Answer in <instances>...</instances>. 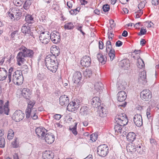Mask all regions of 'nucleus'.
<instances>
[{
    "mask_svg": "<svg viewBox=\"0 0 159 159\" xmlns=\"http://www.w3.org/2000/svg\"><path fill=\"white\" fill-rule=\"evenodd\" d=\"M47 130L43 127H38L35 129V132L38 136L40 139H43L46 134Z\"/></svg>",
    "mask_w": 159,
    "mask_h": 159,
    "instance_id": "nucleus-13",
    "label": "nucleus"
},
{
    "mask_svg": "<svg viewBox=\"0 0 159 159\" xmlns=\"http://www.w3.org/2000/svg\"><path fill=\"white\" fill-rule=\"evenodd\" d=\"M55 57L54 56L49 54L47 56L45 59V65H49L50 63L55 62Z\"/></svg>",
    "mask_w": 159,
    "mask_h": 159,
    "instance_id": "nucleus-22",
    "label": "nucleus"
},
{
    "mask_svg": "<svg viewBox=\"0 0 159 159\" xmlns=\"http://www.w3.org/2000/svg\"><path fill=\"white\" fill-rule=\"evenodd\" d=\"M152 94L148 89H145L140 93V97L141 99L144 101H148L152 98Z\"/></svg>",
    "mask_w": 159,
    "mask_h": 159,
    "instance_id": "nucleus-9",
    "label": "nucleus"
},
{
    "mask_svg": "<svg viewBox=\"0 0 159 159\" xmlns=\"http://www.w3.org/2000/svg\"><path fill=\"white\" fill-rule=\"evenodd\" d=\"M54 157V153L52 151H45L43 154V159H52Z\"/></svg>",
    "mask_w": 159,
    "mask_h": 159,
    "instance_id": "nucleus-17",
    "label": "nucleus"
},
{
    "mask_svg": "<svg viewBox=\"0 0 159 159\" xmlns=\"http://www.w3.org/2000/svg\"><path fill=\"white\" fill-rule=\"evenodd\" d=\"M146 115L148 119L151 118L152 115L151 114V109L149 107H148L146 110Z\"/></svg>",
    "mask_w": 159,
    "mask_h": 159,
    "instance_id": "nucleus-54",
    "label": "nucleus"
},
{
    "mask_svg": "<svg viewBox=\"0 0 159 159\" xmlns=\"http://www.w3.org/2000/svg\"><path fill=\"white\" fill-rule=\"evenodd\" d=\"M41 28H43L42 26H39L37 28V30L41 33L39 37V41L42 43L46 44L49 42L51 39L50 33L47 31H42V30L40 31L39 29Z\"/></svg>",
    "mask_w": 159,
    "mask_h": 159,
    "instance_id": "nucleus-3",
    "label": "nucleus"
},
{
    "mask_svg": "<svg viewBox=\"0 0 159 159\" xmlns=\"http://www.w3.org/2000/svg\"><path fill=\"white\" fill-rule=\"evenodd\" d=\"M46 142L48 144H51L53 143L55 139L54 136L51 133L46 134L44 137Z\"/></svg>",
    "mask_w": 159,
    "mask_h": 159,
    "instance_id": "nucleus-16",
    "label": "nucleus"
},
{
    "mask_svg": "<svg viewBox=\"0 0 159 159\" xmlns=\"http://www.w3.org/2000/svg\"><path fill=\"white\" fill-rule=\"evenodd\" d=\"M25 20L27 22L26 23L32 24L34 23V20L32 16L30 15H27L25 16Z\"/></svg>",
    "mask_w": 159,
    "mask_h": 159,
    "instance_id": "nucleus-35",
    "label": "nucleus"
},
{
    "mask_svg": "<svg viewBox=\"0 0 159 159\" xmlns=\"http://www.w3.org/2000/svg\"><path fill=\"white\" fill-rule=\"evenodd\" d=\"M35 104V102L33 101H30L29 102L27 108L25 110V112L27 113V117L29 116V113L31 112V111L32 110V109L33 108V107Z\"/></svg>",
    "mask_w": 159,
    "mask_h": 159,
    "instance_id": "nucleus-29",
    "label": "nucleus"
},
{
    "mask_svg": "<svg viewBox=\"0 0 159 159\" xmlns=\"http://www.w3.org/2000/svg\"><path fill=\"white\" fill-rule=\"evenodd\" d=\"M150 143L153 146L156 145L157 143L155 139H150Z\"/></svg>",
    "mask_w": 159,
    "mask_h": 159,
    "instance_id": "nucleus-62",
    "label": "nucleus"
},
{
    "mask_svg": "<svg viewBox=\"0 0 159 159\" xmlns=\"http://www.w3.org/2000/svg\"><path fill=\"white\" fill-rule=\"evenodd\" d=\"M80 101L77 99H75L68 105L67 109L70 111H75L79 107Z\"/></svg>",
    "mask_w": 159,
    "mask_h": 159,
    "instance_id": "nucleus-5",
    "label": "nucleus"
},
{
    "mask_svg": "<svg viewBox=\"0 0 159 159\" xmlns=\"http://www.w3.org/2000/svg\"><path fill=\"white\" fill-rule=\"evenodd\" d=\"M143 13V12L141 11V10H139L138 12H135L134 15L136 18H139L140 17Z\"/></svg>",
    "mask_w": 159,
    "mask_h": 159,
    "instance_id": "nucleus-56",
    "label": "nucleus"
},
{
    "mask_svg": "<svg viewBox=\"0 0 159 159\" xmlns=\"http://www.w3.org/2000/svg\"><path fill=\"white\" fill-rule=\"evenodd\" d=\"M117 124L115 126L114 129L116 132H121L122 129L128 123V119L125 114L121 113L117 115L115 118Z\"/></svg>",
    "mask_w": 159,
    "mask_h": 159,
    "instance_id": "nucleus-2",
    "label": "nucleus"
},
{
    "mask_svg": "<svg viewBox=\"0 0 159 159\" xmlns=\"http://www.w3.org/2000/svg\"><path fill=\"white\" fill-rule=\"evenodd\" d=\"M92 74L93 71L89 68L87 69L83 73L84 75L87 77H90L92 75Z\"/></svg>",
    "mask_w": 159,
    "mask_h": 159,
    "instance_id": "nucleus-39",
    "label": "nucleus"
},
{
    "mask_svg": "<svg viewBox=\"0 0 159 159\" xmlns=\"http://www.w3.org/2000/svg\"><path fill=\"white\" fill-rule=\"evenodd\" d=\"M8 102L7 101L5 103V105L3 107V108H2L3 110V113H4L5 114L7 115H8V113L9 112V109L8 107Z\"/></svg>",
    "mask_w": 159,
    "mask_h": 159,
    "instance_id": "nucleus-40",
    "label": "nucleus"
},
{
    "mask_svg": "<svg viewBox=\"0 0 159 159\" xmlns=\"http://www.w3.org/2000/svg\"><path fill=\"white\" fill-rule=\"evenodd\" d=\"M5 139L3 138H1L0 139V147L2 148L5 147Z\"/></svg>",
    "mask_w": 159,
    "mask_h": 159,
    "instance_id": "nucleus-52",
    "label": "nucleus"
},
{
    "mask_svg": "<svg viewBox=\"0 0 159 159\" xmlns=\"http://www.w3.org/2000/svg\"><path fill=\"white\" fill-rule=\"evenodd\" d=\"M10 131L9 130L7 136V138L9 140L12 139L14 136V132L10 133Z\"/></svg>",
    "mask_w": 159,
    "mask_h": 159,
    "instance_id": "nucleus-58",
    "label": "nucleus"
},
{
    "mask_svg": "<svg viewBox=\"0 0 159 159\" xmlns=\"http://www.w3.org/2000/svg\"><path fill=\"white\" fill-rule=\"evenodd\" d=\"M19 9H14L12 11V13L9 12L8 16L11 18V20H13L14 16L16 15L18 13V11H19Z\"/></svg>",
    "mask_w": 159,
    "mask_h": 159,
    "instance_id": "nucleus-41",
    "label": "nucleus"
},
{
    "mask_svg": "<svg viewBox=\"0 0 159 159\" xmlns=\"http://www.w3.org/2000/svg\"><path fill=\"white\" fill-rule=\"evenodd\" d=\"M23 0H13V3L17 7L20 6L23 4Z\"/></svg>",
    "mask_w": 159,
    "mask_h": 159,
    "instance_id": "nucleus-44",
    "label": "nucleus"
},
{
    "mask_svg": "<svg viewBox=\"0 0 159 159\" xmlns=\"http://www.w3.org/2000/svg\"><path fill=\"white\" fill-rule=\"evenodd\" d=\"M103 88V84L101 82L96 83L94 84V89L97 91H101Z\"/></svg>",
    "mask_w": 159,
    "mask_h": 159,
    "instance_id": "nucleus-34",
    "label": "nucleus"
},
{
    "mask_svg": "<svg viewBox=\"0 0 159 159\" xmlns=\"http://www.w3.org/2000/svg\"><path fill=\"white\" fill-rule=\"evenodd\" d=\"M45 77V75L42 73H39L38 74L37 78L39 80H44Z\"/></svg>",
    "mask_w": 159,
    "mask_h": 159,
    "instance_id": "nucleus-50",
    "label": "nucleus"
},
{
    "mask_svg": "<svg viewBox=\"0 0 159 159\" xmlns=\"http://www.w3.org/2000/svg\"><path fill=\"white\" fill-rule=\"evenodd\" d=\"M136 135L133 132H130L126 136L128 141L130 142H133L136 139Z\"/></svg>",
    "mask_w": 159,
    "mask_h": 159,
    "instance_id": "nucleus-30",
    "label": "nucleus"
},
{
    "mask_svg": "<svg viewBox=\"0 0 159 159\" xmlns=\"http://www.w3.org/2000/svg\"><path fill=\"white\" fill-rule=\"evenodd\" d=\"M74 27V25L73 23L71 22L68 23L66 24L64 26L65 28L67 30L73 29Z\"/></svg>",
    "mask_w": 159,
    "mask_h": 159,
    "instance_id": "nucleus-43",
    "label": "nucleus"
},
{
    "mask_svg": "<svg viewBox=\"0 0 159 159\" xmlns=\"http://www.w3.org/2000/svg\"><path fill=\"white\" fill-rule=\"evenodd\" d=\"M8 70L4 69H1L0 70V80L2 81L6 79L8 75Z\"/></svg>",
    "mask_w": 159,
    "mask_h": 159,
    "instance_id": "nucleus-27",
    "label": "nucleus"
},
{
    "mask_svg": "<svg viewBox=\"0 0 159 159\" xmlns=\"http://www.w3.org/2000/svg\"><path fill=\"white\" fill-rule=\"evenodd\" d=\"M51 39L52 42L54 43H57L61 40L60 34L59 33L55 31H53L50 34Z\"/></svg>",
    "mask_w": 159,
    "mask_h": 159,
    "instance_id": "nucleus-11",
    "label": "nucleus"
},
{
    "mask_svg": "<svg viewBox=\"0 0 159 159\" xmlns=\"http://www.w3.org/2000/svg\"><path fill=\"white\" fill-rule=\"evenodd\" d=\"M31 93L30 89L27 88L23 89L21 91L22 95L26 99H29Z\"/></svg>",
    "mask_w": 159,
    "mask_h": 159,
    "instance_id": "nucleus-25",
    "label": "nucleus"
},
{
    "mask_svg": "<svg viewBox=\"0 0 159 159\" xmlns=\"http://www.w3.org/2000/svg\"><path fill=\"white\" fill-rule=\"evenodd\" d=\"M17 139L16 138L14 141L12 143V146L14 148H17L19 147V143L17 140Z\"/></svg>",
    "mask_w": 159,
    "mask_h": 159,
    "instance_id": "nucleus-51",
    "label": "nucleus"
},
{
    "mask_svg": "<svg viewBox=\"0 0 159 159\" xmlns=\"http://www.w3.org/2000/svg\"><path fill=\"white\" fill-rule=\"evenodd\" d=\"M146 32L147 31L146 29L142 28L140 30V32L138 34L139 35H143L146 34Z\"/></svg>",
    "mask_w": 159,
    "mask_h": 159,
    "instance_id": "nucleus-59",
    "label": "nucleus"
},
{
    "mask_svg": "<svg viewBox=\"0 0 159 159\" xmlns=\"http://www.w3.org/2000/svg\"><path fill=\"white\" fill-rule=\"evenodd\" d=\"M133 120L135 124L138 127H140L143 125L142 118L140 114L135 115L134 117Z\"/></svg>",
    "mask_w": 159,
    "mask_h": 159,
    "instance_id": "nucleus-14",
    "label": "nucleus"
},
{
    "mask_svg": "<svg viewBox=\"0 0 159 159\" xmlns=\"http://www.w3.org/2000/svg\"><path fill=\"white\" fill-rule=\"evenodd\" d=\"M18 13L17 14H16L15 16H14V17L13 19V20H14L15 19L18 20L20 18V17L21 16V11H18Z\"/></svg>",
    "mask_w": 159,
    "mask_h": 159,
    "instance_id": "nucleus-53",
    "label": "nucleus"
},
{
    "mask_svg": "<svg viewBox=\"0 0 159 159\" xmlns=\"http://www.w3.org/2000/svg\"><path fill=\"white\" fill-rule=\"evenodd\" d=\"M99 115L102 117H104L107 116V111L106 110L102 107H100L98 108Z\"/></svg>",
    "mask_w": 159,
    "mask_h": 159,
    "instance_id": "nucleus-32",
    "label": "nucleus"
},
{
    "mask_svg": "<svg viewBox=\"0 0 159 159\" xmlns=\"http://www.w3.org/2000/svg\"><path fill=\"white\" fill-rule=\"evenodd\" d=\"M25 114L20 110H16L12 115L13 120L16 122H19L23 119Z\"/></svg>",
    "mask_w": 159,
    "mask_h": 159,
    "instance_id": "nucleus-8",
    "label": "nucleus"
},
{
    "mask_svg": "<svg viewBox=\"0 0 159 159\" xmlns=\"http://www.w3.org/2000/svg\"><path fill=\"white\" fill-rule=\"evenodd\" d=\"M119 133L121 134V135L123 136H124L127 133V132L125 131V127H123L122 129V130L121 131V132H119Z\"/></svg>",
    "mask_w": 159,
    "mask_h": 159,
    "instance_id": "nucleus-64",
    "label": "nucleus"
},
{
    "mask_svg": "<svg viewBox=\"0 0 159 159\" xmlns=\"http://www.w3.org/2000/svg\"><path fill=\"white\" fill-rule=\"evenodd\" d=\"M138 4V7L140 10H141L145 6V4L147 3V2L145 0H142Z\"/></svg>",
    "mask_w": 159,
    "mask_h": 159,
    "instance_id": "nucleus-47",
    "label": "nucleus"
},
{
    "mask_svg": "<svg viewBox=\"0 0 159 159\" xmlns=\"http://www.w3.org/2000/svg\"><path fill=\"white\" fill-rule=\"evenodd\" d=\"M20 50L16 56L17 64L19 66L26 61L27 57L31 58L34 55V52L32 50L28 49L25 47L21 48Z\"/></svg>",
    "mask_w": 159,
    "mask_h": 159,
    "instance_id": "nucleus-1",
    "label": "nucleus"
},
{
    "mask_svg": "<svg viewBox=\"0 0 159 159\" xmlns=\"http://www.w3.org/2000/svg\"><path fill=\"white\" fill-rule=\"evenodd\" d=\"M89 109L86 106H83L82 107L80 110V113L83 115H87L89 113Z\"/></svg>",
    "mask_w": 159,
    "mask_h": 159,
    "instance_id": "nucleus-36",
    "label": "nucleus"
},
{
    "mask_svg": "<svg viewBox=\"0 0 159 159\" xmlns=\"http://www.w3.org/2000/svg\"><path fill=\"white\" fill-rule=\"evenodd\" d=\"M117 96L118 101L123 102L126 99L127 95L125 91H121L117 93Z\"/></svg>",
    "mask_w": 159,
    "mask_h": 159,
    "instance_id": "nucleus-21",
    "label": "nucleus"
},
{
    "mask_svg": "<svg viewBox=\"0 0 159 159\" xmlns=\"http://www.w3.org/2000/svg\"><path fill=\"white\" fill-rule=\"evenodd\" d=\"M57 65L58 63H57L55 62L50 63L49 65H45L48 70L53 73H55L57 69Z\"/></svg>",
    "mask_w": 159,
    "mask_h": 159,
    "instance_id": "nucleus-20",
    "label": "nucleus"
},
{
    "mask_svg": "<svg viewBox=\"0 0 159 159\" xmlns=\"http://www.w3.org/2000/svg\"><path fill=\"white\" fill-rule=\"evenodd\" d=\"M13 67H10L9 69L7 70L8 71V78L9 79V81L8 82L10 83L11 82L12 80V77H11V73L12 71H13Z\"/></svg>",
    "mask_w": 159,
    "mask_h": 159,
    "instance_id": "nucleus-45",
    "label": "nucleus"
},
{
    "mask_svg": "<svg viewBox=\"0 0 159 159\" xmlns=\"http://www.w3.org/2000/svg\"><path fill=\"white\" fill-rule=\"evenodd\" d=\"M82 79V74L80 71H77L75 72L73 76L72 80L75 83L77 84V87H80L82 83L80 82Z\"/></svg>",
    "mask_w": 159,
    "mask_h": 159,
    "instance_id": "nucleus-7",
    "label": "nucleus"
},
{
    "mask_svg": "<svg viewBox=\"0 0 159 159\" xmlns=\"http://www.w3.org/2000/svg\"><path fill=\"white\" fill-rule=\"evenodd\" d=\"M136 144L131 143L127 145L126 147V149L128 152L133 153L136 152Z\"/></svg>",
    "mask_w": 159,
    "mask_h": 159,
    "instance_id": "nucleus-26",
    "label": "nucleus"
},
{
    "mask_svg": "<svg viewBox=\"0 0 159 159\" xmlns=\"http://www.w3.org/2000/svg\"><path fill=\"white\" fill-rule=\"evenodd\" d=\"M21 71L23 72L24 73H27L29 70L28 66L26 65H23L21 68Z\"/></svg>",
    "mask_w": 159,
    "mask_h": 159,
    "instance_id": "nucleus-55",
    "label": "nucleus"
},
{
    "mask_svg": "<svg viewBox=\"0 0 159 159\" xmlns=\"http://www.w3.org/2000/svg\"><path fill=\"white\" fill-rule=\"evenodd\" d=\"M120 66L123 69H126L130 67V64L128 60L123 59L120 61Z\"/></svg>",
    "mask_w": 159,
    "mask_h": 159,
    "instance_id": "nucleus-23",
    "label": "nucleus"
},
{
    "mask_svg": "<svg viewBox=\"0 0 159 159\" xmlns=\"http://www.w3.org/2000/svg\"><path fill=\"white\" fill-rule=\"evenodd\" d=\"M137 66L140 69L143 68L144 66L143 61L139 56L137 57Z\"/></svg>",
    "mask_w": 159,
    "mask_h": 159,
    "instance_id": "nucleus-33",
    "label": "nucleus"
},
{
    "mask_svg": "<svg viewBox=\"0 0 159 159\" xmlns=\"http://www.w3.org/2000/svg\"><path fill=\"white\" fill-rule=\"evenodd\" d=\"M108 55L111 61H112L115 57V53L114 50H111L108 52Z\"/></svg>",
    "mask_w": 159,
    "mask_h": 159,
    "instance_id": "nucleus-42",
    "label": "nucleus"
},
{
    "mask_svg": "<svg viewBox=\"0 0 159 159\" xmlns=\"http://www.w3.org/2000/svg\"><path fill=\"white\" fill-rule=\"evenodd\" d=\"M135 150L136 154L142 155L144 153V151L142 147V145L140 143L136 144Z\"/></svg>",
    "mask_w": 159,
    "mask_h": 159,
    "instance_id": "nucleus-31",
    "label": "nucleus"
},
{
    "mask_svg": "<svg viewBox=\"0 0 159 159\" xmlns=\"http://www.w3.org/2000/svg\"><path fill=\"white\" fill-rule=\"evenodd\" d=\"M109 152V148L106 144L99 145L98 148L97 153L101 157H105Z\"/></svg>",
    "mask_w": 159,
    "mask_h": 159,
    "instance_id": "nucleus-6",
    "label": "nucleus"
},
{
    "mask_svg": "<svg viewBox=\"0 0 159 159\" xmlns=\"http://www.w3.org/2000/svg\"><path fill=\"white\" fill-rule=\"evenodd\" d=\"M59 103L62 106H66L69 102L68 97L66 95H63L59 98Z\"/></svg>",
    "mask_w": 159,
    "mask_h": 159,
    "instance_id": "nucleus-15",
    "label": "nucleus"
},
{
    "mask_svg": "<svg viewBox=\"0 0 159 159\" xmlns=\"http://www.w3.org/2000/svg\"><path fill=\"white\" fill-rule=\"evenodd\" d=\"M33 0H25L23 5V7L26 10L28 9L30 7V6Z\"/></svg>",
    "mask_w": 159,
    "mask_h": 159,
    "instance_id": "nucleus-38",
    "label": "nucleus"
},
{
    "mask_svg": "<svg viewBox=\"0 0 159 159\" xmlns=\"http://www.w3.org/2000/svg\"><path fill=\"white\" fill-rule=\"evenodd\" d=\"M30 26L28 24L25 23L22 27L21 31L23 33L25 34L26 36H31V37H33V33L32 32H31V29Z\"/></svg>",
    "mask_w": 159,
    "mask_h": 159,
    "instance_id": "nucleus-10",
    "label": "nucleus"
},
{
    "mask_svg": "<svg viewBox=\"0 0 159 159\" xmlns=\"http://www.w3.org/2000/svg\"><path fill=\"white\" fill-rule=\"evenodd\" d=\"M104 56L101 54H98L97 55V58L99 62L103 64L105 63L107 60L106 57L104 58Z\"/></svg>",
    "mask_w": 159,
    "mask_h": 159,
    "instance_id": "nucleus-37",
    "label": "nucleus"
},
{
    "mask_svg": "<svg viewBox=\"0 0 159 159\" xmlns=\"http://www.w3.org/2000/svg\"><path fill=\"white\" fill-rule=\"evenodd\" d=\"M91 63V58L88 56L84 57L80 61L81 65L83 67H88L90 66Z\"/></svg>",
    "mask_w": 159,
    "mask_h": 159,
    "instance_id": "nucleus-12",
    "label": "nucleus"
},
{
    "mask_svg": "<svg viewBox=\"0 0 159 159\" xmlns=\"http://www.w3.org/2000/svg\"><path fill=\"white\" fill-rule=\"evenodd\" d=\"M125 84H121L118 87V89L119 90H124L125 89L126 86L127 85L126 83H125Z\"/></svg>",
    "mask_w": 159,
    "mask_h": 159,
    "instance_id": "nucleus-60",
    "label": "nucleus"
},
{
    "mask_svg": "<svg viewBox=\"0 0 159 159\" xmlns=\"http://www.w3.org/2000/svg\"><path fill=\"white\" fill-rule=\"evenodd\" d=\"M37 112L36 109L35 108H33L32 109V110L31 111V112H29V116L27 117V116L28 115H27V113L25 112L26 114V116L27 118H28L30 117V116L34 120H36L38 118V116L37 115H36Z\"/></svg>",
    "mask_w": 159,
    "mask_h": 159,
    "instance_id": "nucleus-24",
    "label": "nucleus"
},
{
    "mask_svg": "<svg viewBox=\"0 0 159 159\" xmlns=\"http://www.w3.org/2000/svg\"><path fill=\"white\" fill-rule=\"evenodd\" d=\"M61 117V115L58 114H56L53 116V118L54 119L57 120H60Z\"/></svg>",
    "mask_w": 159,
    "mask_h": 159,
    "instance_id": "nucleus-63",
    "label": "nucleus"
},
{
    "mask_svg": "<svg viewBox=\"0 0 159 159\" xmlns=\"http://www.w3.org/2000/svg\"><path fill=\"white\" fill-rule=\"evenodd\" d=\"M90 137V139L93 142H95L98 139V135L95 134H92L89 135Z\"/></svg>",
    "mask_w": 159,
    "mask_h": 159,
    "instance_id": "nucleus-48",
    "label": "nucleus"
},
{
    "mask_svg": "<svg viewBox=\"0 0 159 159\" xmlns=\"http://www.w3.org/2000/svg\"><path fill=\"white\" fill-rule=\"evenodd\" d=\"M138 79L139 81L143 84H145L147 83L146 73L145 71H143L140 73Z\"/></svg>",
    "mask_w": 159,
    "mask_h": 159,
    "instance_id": "nucleus-18",
    "label": "nucleus"
},
{
    "mask_svg": "<svg viewBox=\"0 0 159 159\" xmlns=\"http://www.w3.org/2000/svg\"><path fill=\"white\" fill-rule=\"evenodd\" d=\"M39 17L40 21L42 22H44V21L46 20V15L41 12L39 14Z\"/></svg>",
    "mask_w": 159,
    "mask_h": 159,
    "instance_id": "nucleus-49",
    "label": "nucleus"
},
{
    "mask_svg": "<svg viewBox=\"0 0 159 159\" xmlns=\"http://www.w3.org/2000/svg\"><path fill=\"white\" fill-rule=\"evenodd\" d=\"M12 80L14 83L19 85L23 83L24 78L21 70H17L14 73Z\"/></svg>",
    "mask_w": 159,
    "mask_h": 159,
    "instance_id": "nucleus-4",
    "label": "nucleus"
},
{
    "mask_svg": "<svg viewBox=\"0 0 159 159\" xmlns=\"http://www.w3.org/2000/svg\"><path fill=\"white\" fill-rule=\"evenodd\" d=\"M91 104L93 107H100V100L99 97H93L91 100Z\"/></svg>",
    "mask_w": 159,
    "mask_h": 159,
    "instance_id": "nucleus-19",
    "label": "nucleus"
},
{
    "mask_svg": "<svg viewBox=\"0 0 159 159\" xmlns=\"http://www.w3.org/2000/svg\"><path fill=\"white\" fill-rule=\"evenodd\" d=\"M77 123H75V125L72 128H70V129L72 133L75 135H76L77 134L78 132L76 130Z\"/></svg>",
    "mask_w": 159,
    "mask_h": 159,
    "instance_id": "nucleus-46",
    "label": "nucleus"
},
{
    "mask_svg": "<svg viewBox=\"0 0 159 159\" xmlns=\"http://www.w3.org/2000/svg\"><path fill=\"white\" fill-rule=\"evenodd\" d=\"M102 9L104 12L108 11L110 9L109 5L107 4L104 5L102 7Z\"/></svg>",
    "mask_w": 159,
    "mask_h": 159,
    "instance_id": "nucleus-57",
    "label": "nucleus"
},
{
    "mask_svg": "<svg viewBox=\"0 0 159 159\" xmlns=\"http://www.w3.org/2000/svg\"><path fill=\"white\" fill-rule=\"evenodd\" d=\"M60 50L59 48L57 46H55V47H53L51 48V52L52 55V56H54L55 57L57 56L60 53ZM56 58V57H55Z\"/></svg>",
    "mask_w": 159,
    "mask_h": 159,
    "instance_id": "nucleus-28",
    "label": "nucleus"
},
{
    "mask_svg": "<svg viewBox=\"0 0 159 159\" xmlns=\"http://www.w3.org/2000/svg\"><path fill=\"white\" fill-rule=\"evenodd\" d=\"M3 104V101L2 100H0V113L2 114L3 113V110L2 109V106Z\"/></svg>",
    "mask_w": 159,
    "mask_h": 159,
    "instance_id": "nucleus-61",
    "label": "nucleus"
}]
</instances>
